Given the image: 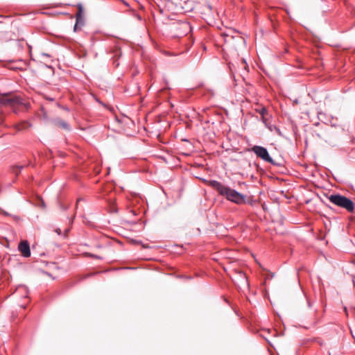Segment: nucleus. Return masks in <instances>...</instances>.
Masks as SVG:
<instances>
[{
  "label": "nucleus",
  "mask_w": 355,
  "mask_h": 355,
  "mask_svg": "<svg viewBox=\"0 0 355 355\" xmlns=\"http://www.w3.org/2000/svg\"><path fill=\"white\" fill-rule=\"evenodd\" d=\"M208 185L216 190L219 194L225 198L238 205L245 202V196L236 190L221 184L216 180H209L207 182Z\"/></svg>",
  "instance_id": "obj_1"
},
{
  "label": "nucleus",
  "mask_w": 355,
  "mask_h": 355,
  "mask_svg": "<svg viewBox=\"0 0 355 355\" xmlns=\"http://www.w3.org/2000/svg\"><path fill=\"white\" fill-rule=\"evenodd\" d=\"M329 200L334 205L346 209L349 213H353L355 207L354 202L340 194H332L329 197Z\"/></svg>",
  "instance_id": "obj_2"
},
{
  "label": "nucleus",
  "mask_w": 355,
  "mask_h": 355,
  "mask_svg": "<svg viewBox=\"0 0 355 355\" xmlns=\"http://www.w3.org/2000/svg\"><path fill=\"white\" fill-rule=\"evenodd\" d=\"M251 151L253 152L258 157L261 158L263 161L272 164L273 165L275 164L274 160L270 156L268 150L261 146H254L251 148Z\"/></svg>",
  "instance_id": "obj_3"
},
{
  "label": "nucleus",
  "mask_w": 355,
  "mask_h": 355,
  "mask_svg": "<svg viewBox=\"0 0 355 355\" xmlns=\"http://www.w3.org/2000/svg\"><path fill=\"white\" fill-rule=\"evenodd\" d=\"M221 37H223L225 43L230 42L232 40L236 37L239 40H241V37L238 35V33L234 29H227V31L221 33Z\"/></svg>",
  "instance_id": "obj_4"
},
{
  "label": "nucleus",
  "mask_w": 355,
  "mask_h": 355,
  "mask_svg": "<svg viewBox=\"0 0 355 355\" xmlns=\"http://www.w3.org/2000/svg\"><path fill=\"white\" fill-rule=\"evenodd\" d=\"M19 250L24 257L31 256V250L29 243L26 241H21L19 245Z\"/></svg>",
  "instance_id": "obj_5"
},
{
  "label": "nucleus",
  "mask_w": 355,
  "mask_h": 355,
  "mask_svg": "<svg viewBox=\"0 0 355 355\" xmlns=\"http://www.w3.org/2000/svg\"><path fill=\"white\" fill-rule=\"evenodd\" d=\"M28 289L26 286H19L15 292V295H18V294H21L24 297H28Z\"/></svg>",
  "instance_id": "obj_6"
},
{
  "label": "nucleus",
  "mask_w": 355,
  "mask_h": 355,
  "mask_svg": "<svg viewBox=\"0 0 355 355\" xmlns=\"http://www.w3.org/2000/svg\"><path fill=\"white\" fill-rule=\"evenodd\" d=\"M84 25V17H76V24L74 25V31L80 29Z\"/></svg>",
  "instance_id": "obj_7"
},
{
  "label": "nucleus",
  "mask_w": 355,
  "mask_h": 355,
  "mask_svg": "<svg viewBox=\"0 0 355 355\" xmlns=\"http://www.w3.org/2000/svg\"><path fill=\"white\" fill-rule=\"evenodd\" d=\"M31 126V124L28 121H24L18 125H17L16 128L18 131L28 129Z\"/></svg>",
  "instance_id": "obj_8"
},
{
  "label": "nucleus",
  "mask_w": 355,
  "mask_h": 355,
  "mask_svg": "<svg viewBox=\"0 0 355 355\" xmlns=\"http://www.w3.org/2000/svg\"><path fill=\"white\" fill-rule=\"evenodd\" d=\"M239 274L241 279V284L243 286H245L246 287H249V282H248V280L247 279L245 274L243 273V272H240Z\"/></svg>",
  "instance_id": "obj_9"
},
{
  "label": "nucleus",
  "mask_w": 355,
  "mask_h": 355,
  "mask_svg": "<svg viewBox=\"0 0 355 355\" xmlns=\"http://www.w3.org/2000/svg\"><path fill=\"white\" fill-rule=\"evenodd\" d=\"M7 101L10 104H21L22 99L20 97L15 96L12 98H7Z\"/></svg>",
  "instance_id": "obj_10"
},
{
  "label": "nucleus",
  "mask_w": 355,
  "mask_h": 355,
  "mask_svg": "<svg viewBox=\"0 0 355 355\" xmlns=\"http://www.w3.org/2000/svg\"><path fill=\"white\" fill-rule=\"evenodd\" d=\"M76 6L78 8V12L76 13V17H83V5L81 3H78Z\"/></svg>",
  "instance_id": "obj_11"
},
{
  "label": "nucleus",
  "mask_w": 355,
  "mask_h": 355,
  "mask_svg": "<svg viewBox=\"0 0 355 355\" xmlns=\"http://www.w3.org/2000/svg\"><path fill=\"white\" fill-rule=\"evenodd\" d=\"M58 125L63 129L69 130V124L64 121L60 120L58 121Z\"/></svg>",
  "instance_id": "obj_12"
},
{
  "label": "nucleus",
  "mask_w": 355,
  "mask_h": 355,
  "mask_svg": "<svg viewBox=\"0 0 355 355\" xmlns=\"http://www.w3.org/2000/svg\"><path fill=\"white\" fill-rule=\"evenodd\" d=\"M256 112H258L261 117H264V115H266L268 114V111L266 107H263L260 109H257Z\"/></svg>",
  "instance_id": "obj_13"
},
{
  "label": "nucleus",
  "mask_w": 355,
  "mask_h": 355,
  "mask_svg": "<svg viewBox=\"0 0 355 355\" xmlns=\"http://www.w3.org/2000/svg\"><path fill=\"white\" fill-rule=\"evenodd\" d=\"M159 10H160V12H161L162 13H163V14H166V7H164V8H159Z\"/></svg>",
  "instance_id": "obj_14"
},
{
  "label": "nucleus",
  "mask_w": 355,
  "mask_h": 355,
  "mask_svg": "<svg viewBox=\"0 0 355 355\" xmlns=\"http://www.w3.org/2000/svg\"><path fill=\"white\" fill-rule=\"evenodd\" d=\"M261 120H262V121H263L265 124H266V123H267V121H268V119H267V118H266V115H264V117H261Z\"/></svg>",
  "instance_id": "obj_15"
},
{
  "label": "nucleus",
  "mask_w": 355,
  "mask_h": 355,
  "mask_svg": "<svg viewBox=\"0 0 355 355\" xmlns=\"http://www.w3.org/2000/svg\"><path fill=\"white\" fill-rule=\"evenodd\" d=\"M55 232L58 233V234H59V235L61 234V230L60 228L56 229Z\"/></svg>",
  "instance_id": "obj_16"
},
{
  "label": "nucleus",
  "mask_w": 355,
  "mask_h": 355,
  "mask_svg": "<svg viewBox=\"0 0 355 355\" xmlns=\"http://www.w3.org/2000/svg\"><path fill=\"white\" fill-rule=\"evenodd\" d=\"M90 256H91V257H96V258H98V259L99 258V257H98V256H94V255H93V254H91Z\"/></svg>",
  "instance_id": "obj_17"
},
{
  "label": "nucleus",
  "mask_w": 355,
  "mask_h": 355,
  "mask_svg": "<svg viewBox=\"0 0 355 355\" xmlns=\"http://www.w3.org/2000/svg\"><path fill=\"white\" fill-rule=\"evenodd\" d=\"M69 232V230H65V233H64V235H65V236L67 235V232Z\"/></svg>",
  "instance_id": "obj_18"
},
{
  "label": "nucleus",
  "mask_w": 355,
  "mask_h": 355,
  "mask_svg": "<svg viewBox=\"0 0 355 355\" xmlns=\"http://www.w3.org/2000/svg\"><path fill=\"white\" fill-rule=\"evenodd\" d=\"M3 214L8 215V214L6 212H5V211H3Z\"/></svg>",
  "instance_id": "obj_19"
}]
</instances>
